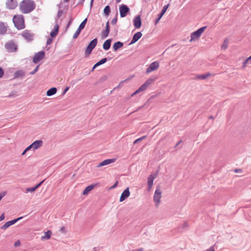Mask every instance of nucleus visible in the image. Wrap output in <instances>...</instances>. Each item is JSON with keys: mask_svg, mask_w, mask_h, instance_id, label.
Wrapping results in <instances>:
<instances>
[{"mask_svg": "<svg viewBox=\"0 0 251 251\" xmlns=\"http://www.w3.org/2000/svg\"><path fill=\"white\" fill-rule=\"evenodd\" d=\"M162 192L160 188L157 187L155 191L153 196V201L155 203V206L157 207L160 202V199L161 198Z\"/></svg>", "mask_w": 251, "mask_h": 251, "instance_id": "obj_4", "label": "nucleus"}, {"mask_svg": "<svg viewBox=\"0 0 251 251\" xmlns=\"http://www.w3.org/2000/svg\"><path fill=\"white\" fill-rule=\"evenodd\" d=\"M133 25L135 28H139L142 25L141 17L140 15L136 16L133 20Z\"/></svg>", "mask_w": 251, "mask_h": 251, "instance_id": "obj_13", "label": "nucleus"}, {"mask_svg": "<svg viewBox=\"0 0 251 251\" xmlns=\"http://www.w3.org/2000/svg\"><path fill=\"white\" fill-rule=\"evenodd\" d=\"M107 58H104L102 59H101L100 61H98L97 63H96L94 66L92 68V71H93L94 69H95L97 67H98L100 65H101L102 64H103L107 61Z\"/></svg>", "mask_w": 251, "mask_h": 251, "instance_id": "obj_24", "label": "nucleus"}, {"mask_svg": "<svg viewBox=\"0 0 251 251\" xmlns=\"http://www.w3.org/2000/svg\"><path fill=\"white\" fill-rule=\"evenodd\" d=\"M188 226L187 223L186 222H185L183 225V227L184 228V227H187Z\"/></svg>", "mask_w": 251, "mask_h": 251, "instance_id": "obj_61", "label": "nucleus"}, {"mask_svg": "<svg viewBox=\"0 0 251 251\" xmlns=\"http://www.w3.org/2000/svg\"><path fill=\"white\" fill-rule=\"evenodd\" d=\"M118 184V181H116L115 183L110 187V189H113L115 188Z\"/></svg>", "mask_w": 251, "mask_h": 251, "instance_id": "obj_44", "label": "nucleus"}, {"mask_svg": "<svg viewBox=\"0 0 251 251\" xmlns=\"http://www.w3.org/2000/svg\"><path fill=\"white\" fill-rule=\"evenodd\" d=\"M58 33V32L57 31H55V30L53 29L51 32H50V36L52 37V38H53L54 37H55L56 36V35Z\"/></svg>", "mask_w": 251, "mask_h": 251, "instance_id": "obj_39", "label": "nucleus"}, {"mask_svg": "<svg viewBox=\"0 0 251 251\" xmlns=\"http://www.w3.org/2000/svg\"><path fill=\"white\" fill-rule=\"evenodd\" d=\"M111 42V39L106 40L103 44V49L105 50H109L110 48Z\"/></svg>", "mask_w": 251, "mask_h": 251, "instance_id": "obj_22", "label": "nucleus"}, {"mask_svg": "<svg viewBox=\"0 0 251 251\" xmlns=\"http://www.w3.org/2000/svg\"><path fill=\"white\" fill-rule=\"evenodd\" d=\"M20 242L19 241H17V242H16L14 244V246L15 247H18V246H19L20 245Z\"/></svg>", "mask_w": 251, "mask_h": 251, "instance_id": "obj_52", "label": "nucleus"}, {"mask_svg": "<svg viewBox=\"0 0 251 251\" xmlns=\"http://www.w3.org/2000/svg\"><path fill=\"white\" fill-rule=\"evenodd\" d=\"M118 15V13H116V17L112 19V20L111 21V24L112 25H116L117 22V16Z\"/></svg>", "mask_w": 251, "mask_h": 251, "instance_id": "obj_40", "label": "nucleus"}, {"mask_svg": "<svg viewBox=\"0 0 251 251\" xmlns=\"http://www.w3.org/2000/svg\"><path fill=\"white\" fill-rule=\"evenodd\" d=\"M107 79H108L107 75H104L101 76L100 78V79H99V80L98 81V82H99V83H103V82L106 81Z\"/></svg>", "mask_w": 251, "mask_h": 251, "instance_id": "obj_32", "label": "nucleus"}, {"mask_svg": "<svg viewBox=\"0 0 251 251\" xmlns=\"http://www.w3.org/2000/svg\"><path fill=\"white\" fill-rule=\"evenodd\" d=\"M146 138H147V136H146V135H145V136H142V137H140V140H141V141H142L143 140H144V139H146Z\"/></svg>", "mask_w": 251, "mask_h": 251, "instance_id": "obj_62", "label": "nucleus"}, {"mask_svg": "<svg viewBox=\"0 0 251 251\" xmlns=\"http://www.w3.org/2000/svg\"><path fill=\"white\" fill-rule=\"evenodd\" d=\"M250 60H251V56H250L243 63V67L244 68L246 64L249 62Z\"/></svg>", "mask_w": 251, "mask_h": 251, "instance_id": "obj_41", "label": "nucleus"}, {"mask_svg": "<svg viewBox=\"0 0 251 251\" xmlns=\"http://www.w3.org/2000/svg\"><path fill=\"white\" fill-rule=\"evenodd\" d=\"M211 75V74L210 73H206L203 75H198L196 76V78L197 79H205Z\"/></svg>", "mask_w": 251, "mask_h": 251, "instance_id": "obj_28", "label": "nucleus"}, {"mask_svg": "<svg viewBox=\"0 0 251 251\" xmlns=\"http://www.w3.org/2000/svg\"><path fill=\"white\" fill-rule=\"evenodd\" d=\"M57 92V89L55 87H52L49 89L47 92L48 96H51L54 95Z\"/></svg>", "mask_w": 251, "mask_h": 251, "instance_id": "obj_27", "label": "nucleus"}, {"mask_svg": "<svg viewBox=\"0 0 251 251\" xmlns=\"http://www.w3.org/2000/svg\"><path fill=\"white\" fill-rule=\"evenodd\" d=\"M181 142H182L181 141H179V142H178L176 144V146H175V148H176V147H177V146L180 144V143Z\"/></svg>", "mask_w": 251, "mask_h": 251, "instance_id": "obj_63", "label": "nucleus"}, {"mask_svg": "<svg viewBox=\"0 0 251 251\" xmlns=\"http://www.w3.org/2000/svg\"><path fill=\"white\" fill-rule=\"evenodd\" d=\"M63 14V11L61 10H59L57 13V17L59 18Z\"/></svg>", "mask_w": 251, "mask_h": 251, "instance_id": "obj_49", "label": "nucleus"}, {"mask_svg": "<svg viewBox=\"0 0 251 251\" xmlns=\"http://www.w3.org/2000/svg\"><path fill=\"white\" fill-rule=\"evenodd\" d=\"M6 5L9 9H14L17 6L18 2L16 0H7Z\"/></svg>", "mask_w": 251, "mask_h": 251, "instance_id": "obj_9", "label": "nucleus"}, {"mask_svg": "<svg viewBox=\"0 0 251 251\" xmlns=\"http://www.w3.org/2000/svg\"><path fill=\"white\" fill-rule=\"evenodd\" d=\"M8 25L6 23L0 22V35H4L6 33Z\"/></svg>", "mask_w": 251, "mask_h": 251, "instance_id": "obj_16", "label": "nucleus"}, {"mask_svg": "<svg viewBox=\"0 0 251 251\" xmlns=\"http://www.w3.org/2000/svg\"><path fill=\"white\" fill-rule=\"evenodd\" d=\"M234 172H235V173H240V172H241V169H235V170H234Z\"/></svg>", "mask_w": 251, "mask_h": 251, "instance_id": "obj_60", "label": "nucleus"}, {"mask_svg": "<svg viewBox=\"0 0 251 251\" xmlns=\"http://www.w3.org/2000/svg\"><path fill=\"white\" fill-rule=\"evenodd\" d=\"M129 196H130V192L129 190V188L127 187L122 193L121 196L120 198V202L123 201L126 198H127Z\"/></svg>", "mask_w": 251, "mask_h": 251, "instance_id": "obj_11", "label": "nucleus"}, {"mask_svg": "<svg viewBox=\"0 0 251 251\" xmlns=\"http://www.w3.org/2000/svg\"><path fill=\"white\" fill-rule=\"evenodd\" d=\"M50 238V236H42V238H41V240L42 241H44V240H46L49 239Z\"/></svg>", "mask_w": 251, "mask_h": 251, "instance_id": "obj_47", "label": "nucleus"}, {"mask_svg": "<svg viewBox=\"0 0 251 251\" xmlns=\"http://www.w3.org/2000/svg\"><path fill=\"white\" fill-rule=\"evenodd\" d=\"M156 176V174L150 175L148 178V185H153V180Z\"/></svg>", "mask_w": 251, "mask_h": 251, "instance_id": "obj_23", "label": "nucleus"}, {"mask_svg": "<svg viewBox=\"0 0 251 251\" xmlns=\"http://www.w3.org/2000/svg\"><path fill=\"white\" fill-rule=\"evenodd\" d=\"M5 47L6 49L11 51H16L17 50L16 45L13 42L6 43Z\"/></svg>", "mask_w": 251, "mask_h": 251, "instance_id": "obj_15", "label": "nucleus"}, {"mask_svg": "<svg viewBox=\"0 0 251 251\" xmlns=\"http://www.w3.org/2000/svg\"><path fill=\"white\" fill-rule=\"evenodd\" d=\"M13 22L18 29H22L25 27L24 16L22 15H15L13 18Z\"/></svg>", "mask_w": 251, "mask_h": 251, "instance_id": "obj_2", "label": "nucleus"}, {"mask_svg": "<svg viewBox=\"0 0 251 251\" xmlns=\"http://www.w3.org/2000/svg\"><path fill=\"white\" fill-rule=\"evenodd\" d=\"M43 143L42 140H36L33 142L31 144L33 150H36L40 148L42 146Z\"/></svg>", "mask_w": 251, "mask_h": 251, "instance_id": "obj_20", "label": "nucleus"}, {"mask_svg": "<svg viewBox=\"0 0 251 251\" xmlns=\"http://www.w3.org/2000/svg\"><path fill=\"white\" fill-rule=\"evenodd\" d=\"M36 190V188L34 186V187H33L27 188L26 189L25 192L26 193H28V192H34Z\"/></svg>", "mask_w": 251, "mask_h": 251, "instance_id": "obj_37", "label": "nucleus"}, {"mask_svg": "<svg viewBox=\"0 0 251 251\" xmlns=\"http://www.w3.org/2000/svg\"><path fill=\"white\" fill-rule=\"evenodd\" d=\"M53 29L55 30V31H57L58 32L59 25L57 24L55 25Z\"/></svg>", "mask_w": 251, "mask_h": 251, "instance_id": "obj_50", "label": "nucleus"}, {"mask_svg": "<svg viewBox=\"0 0 251 251\" xmlns=\"http://www.w3.org/2000/svg\"><path fill=\"white\" fill-rule=\"evenodd\" d=\"M38 69H39V65H38V66H37L35 68V69H34V70H33V71H32V72H30V73H29V74L32 75H33L35 74V73L38 71Z\"/></svg>", "mask_w": 251, "mask_h": 251, "instance_id": "obj_42", "label": "nucleus"}, {"mask_svg": "<svg viewBox=\"0 0 251 251\" xmlns=\"http://www.w3.org/2000/svg\"><path fill=\"white\" fill-rule=\"evenodd\" d=\"M123 43L120 41H118L114 43L113 46V48L115 51H116L120 48H122L123 46Z\"/></svg>", "mask_w": 251, "mask_h": 251, "instance_id": "obj_26", "label": "nucleus"}, {"mask_svg": "<svg viewBox=\"0 0 251 251\" xmlns=\"http://www.w3.org/2000/svg\"><path fill=\"white\" fill-rule=\"evenodd\" d=\"M111 12V9L109 5H107L105 7L103 10V12L105 15L108 16Z\"/></svg>", "mask_w": 251, "mask_h": 251, "instance_id": "obj_29", "label": "nucleus"}, {"mask_svg": "<svg viewBox=\"0 0 251 251\" xmlns=\"http://www.w3.org/2000/svg\"><path fill=\"white\" fill-rule=\"evenodd\" d=\"M152 187V185H148L147 189L149 192H150L151 190Z\"/></svg>", "mask_w": 251, "mask_h": 251, "instance_id": "obj_58", "label": "nucleus"}, {"mask_svg": "<svg viewBox=\"0 0 251 251\" xmlns=\"http://www.w3.org/2000/svg\"><path fill=\"white\" fill-rule=\"evenodd\" d=\"M25 75V72L23 70H19L15 72L14 74V78H23Z\"/></svg>", "mask_w": 251, "mask_h": 251, "instance_id": "obj_21", "label": "nucleus"}, {"mask_svg": "<svg viewBox=\"0 0 251 251\" xmlns=\"http://www.w3.org/2000/svg\"><path fill=\"white\" fill-rule=\"evenodd\" d=\"M69 89V87H66L63 92V94L64 95Z\"/></svg>", "mask_w": 251, "mask_h": 251, "instance_id": "obj_55", "label": "nucleus"}, {"mask_svg": "<svg viewBox=\"0 0 251 251\" xmlns=\"http://www.w3.org/2000/svg\"><path fill=\"white\" fill-rule=\"evenodd\" d=\"M18 96L17 92L15 91L11 92L7 96L8 98H15Z\"/></svg>", "mask_w": 251, "mask_h": 251, "instance_id": "obj_33", "label": "nucleus"}, {"mask_svg": "<svg viewBox=\"0 0 251 251\" xmlns=\"http://www.w3.org/2000/svg\"><path fill=\"white\" fill-rule=\"evenodd\" d=\"M154 79L155 78H150L145 83L149 87L151 84L153 82Z\"/></svg>", "mask_w": 251, "mask_h": 251, "instance_id": "obj_34", "label": "nucleus"}, {"mask_svg": "<svg viewBox=\"0 0 251 251\" xmlns=\"http://www.w3.org/2000/svg\"><path fill=\"white\" fill-rule=\"evenodd\" d=\"M32 147H33L32 146V145H31H31H30L28 147H27L25 149V150H26V151H28L30 150L31 149H32Z\"/></svg>", "mask_w": 251, "mask_h": 251, "instance_id": "obj_54", "label": "nucleus"}, {"mask_svg": "<svg viewBox=\"0 0 251 251\" xmlns=\"http://www.w3.org/2000/svg\"><path fill=\"white\" fill-rule=\"evenodd\" d=\"M115 160H116V159H115V158L105 159V160L102 161L100 163H99L97 165V167L99 168V167L105 166V165H107L108 164H109L110 163L114 162L115 161Z\"/></svg>", "mask_w": 251, "mask_h": 251, "instance_id": "obj_18", "label": "nucleus"}, {"mask_svg": "<svg viewBox=\"0 0 251 251\" xmlns=\"http://www.w3.org/2000/svg\"><path fill=\"white\" fill-rule=\"evenodd\" d=\"M45 56V52L43 51H41L37 53H36L33 58V62L34 63H37L41 60L44 58Z\"/></svg>", "mask_w": 251, "mask_h": 251, "instance_id": "obj_8", "label": "nucleus"}, {"mask_svg": "<svg viewBox=\"0 0 251 251\" xmlns=\"http://www.w3.org/2000/svg\"><path fill=\"white\" fill-rule=\"evenodd\" d=\"M61 234H66L67 233V228L65 226H62L59 229Z\"/></svg>", "mask_w": 251, "mask_h": 251, "instance_id": "obj_38", "label": "nucleus"}, {"mask_svg": "<svg viewBox=\"0 0 251 251\" xmlns=\"http://www.w3.org/2000/svg\"><path fill=\"white\" fill-rule=\"evenodd\" d=\"M45 181V180H42V181H41L40 183H39L38 184H37L36 186H35V187H36V189L39 188L41 185V184L43 183V182Z\"/></svg>", "mask_w": 251, "mask_h": 251, "instance_id": "obj_48", "label": "nucleus"}, {"mask_svg": "<svg viewBox=\"0 0 251 251\" xmlns=\"http://www.w3.org/2000/svg\"><path fill=\"white\" fill-rule=\"evenodd\" d=\"M142 36V34L140 31L136 32L133 35L132 39L130 43V45L136 43Z\"/></svg>", "mask_w": 251, "mask_h": 251, "instance_id": "obj_19", "label": "nucleus"}, {"mask_svg": "<svg viewBox=\"0 0 251 251\" xmlns=\"http://www.w3.org/2000/svg\"><path fill=\"white\" fill-rule=\"evenodd\" d=\"M98 40L97 38L94 39L90 42L85 51L86 55H89L91 53L92 50L96 46Z\"/></svg>", "mask_w": 251, "mask_h": 251, "instance_id": "obj_5", "label": "nucleus"}, {"mask_svg": "<svg viewBox=\"0 0 251 251\" xmlns=\"http://www.w3.org/2000/svg\"><path fill=\"white\" fill-rule=\"evenodd\" d=\"M19 8L23 14L30 13L35 8V4L31 0H23L19 4Z\"/></svg>", "mask_w": 251, "mask_h": 251, "instance_id": "obj_1", "label": "nucleus"}, {"mask_svg": "<svg viewBox=\"0 0 251 251\" xmlns=\"http://www.w3.org/2000/svg\"><path fill=\"white\" fill-rule=\"evenodd\" d=\"M206 251H215L213 247H211L210 249L206 250Z\"/></svg>", "mask_w": 251, "mask_h": 251, "instance_id": "obj_59", "label": "nucleus"}, {"mask_svg": "<svg viewBox=\"0 0 251 251\" xmlns=\"http://www.w3.org/2000/svg\"><path fill=\"white\" fill-rule=\"evenodd\" d=\"M22 36L28 41H31L33 40V34L29 31H24L22 33Z\"/></svg>", "mask_w": 251, "mask_h": 251, "instance_id": "obj_12", "label": "nucleus"}, {"mask_svg": "<svg viewBox=\"0 0 251 251\" xmlns=\"http://www.w3.org/2000/svg\"><path fill=\"white\" fill-rule=\"evenodd\" d=\"M4 219V214H2L0 216V222L2 220H3V219Z\"/></svg>", "mask_w": 251, "mask_h": 251, "instance_id": "obj_57", "label": "nucleus"}, {"mask_svg": "<svg viewBox=\"0 0 251 251\" xmlns=\"http://www.w3.org/2000/svg\"><path fill=\"white\" fill-rule=\"evenodd\" d=\"M95 186V185L92 184L86 187L83 192V194L84 195H87L89 192H90L93 189H94Z\"/></svg>", "mask_w": 251, "mask_h": 251, "instance_id": "obj_25", "label": "nucleus"}, {"mask_svg": "<svg viewBox=\"0 0 251 251\" xmlns=\"http://www.w3.org/2000/svg\"><path fill=\"white\" fill-rule=\"evenodd\" d=\"M169 4H168L163 6V7L161 10V12L158 15V18L156 19V20L155 21V25H156L159 22L160 19L162 18V17L163 16V15L165 13L167 9H168V7H169Z\"/></svg>", "mask_w": 251, "mask_h": 251, "instance_id": "obj_14", "label": "nucleus"}, {"mask_svg": "<svg viewBox=\"0 0 251 251\" xmlns=\"http://www.w3.org/2000/svg\"><path fill=\"white\" fill-rule=\"evenodd\" d=\"M119 10L121 17L124 18L129 12L130 9L127 5L122 4L119 7Z\"/></svg>", "mask_w": 251, "mask_h": 251, "instance_id": "obj_6", "label": "nucleus"}, {"mask_svg": "<svg viewBox=\"0 0 251 251\" xmlns=\"http://www.w3.org/2000/svg\"><path fill=\"white\" fill-rule=\"evenodd\" d=\"M4 75V71L2 68L0 67V78H1Z\"/></svg>", "mask_w": 251, "mask_h": 251, "instance_id": "obj_45", "label": "nucleus"}, {"mask_svg": "<svg viewBox=\"0 0 251 251\" xmlns=\"http://www.w3.org/2000/svg\"><path fill=\"white\" fill-rule=\"evenodd\" d=\"M53 41V39L52 38H49L48 39H47V45H50L52 42Z\"/></svg>", "mask_w": 251, "mask_h": 251, "instance_id": "obj_43", "label": "nucleus"}, {"mask_svg": "<svg viewBox=\"0 0 251 251\" xmlns=\"http://www.w3.org/2000/svg\"><path fill=\"white\" fill-rule=\"evenodd\" d=\"M71 23H72L71 20H70L67 24V28H68L70 26V25L71 24Z\"/></svg>", "mask_w": 251, "mask_h": 251, "instance_id": "obj_64", "label": "nucleus"}, {"mask_svg": "<svg viewBox=\"0 0 251 251\" xmlns=\"http://www.w3.org/2000/svg\"><path fill=\"white\" fill-rule=\"evenodd\" d=\"M110 32V26L109 21H107L106 23L105 29L102 31V36L103 38H106Z\"/></svg>", "mask_w": 251, "mask_h": 251, "instance_id": "obj_17", "label": "nucleus"}, {"mask_svg": "<svg viewBox=\"0 0 251 251\" xmlns=\"http://www.w3.org/2000/svg\"><path fill=\"white\" fill-rule=\"evenodd\" d=\"M84 1V0H79L77 3V5H83Z\"/></svg>", "mask_w": 251, "mask_h": 251, "instance_id": "obj_56", "label": "nucleus"}, {"mask_svg": "<svg viewBox=\"0 0 251 251\" xmlns=\"http://www.w3.org/2000/svg\"><path fill=\"white\" fill-rule=\"evenodd\" d=\"M207 28L206 26H204L201 27L198 29L197 30L192 32L191 34V39L190 40V42H192L194 41L197 40L200 38L201 34L205 30V29Z\"/></svg>", "mask_w": 251, "mask_h": 251, "instance_id": "obj_3", "label": "nucleus"}, {"mask_svg": "<svg viewBox=\"0 0 251 251\" xmlns=\"http://www.w3.org/2000/svg\"><path fill=\"white\" fill-rule=\"evenodd\" d=\"M148 87V86H147V85L144 83L143 84H142L139 88V90L141 91V92L142 91H143L145 90H146V89Z\"/></svg>", "mask_w": 251, "mask_h": 251, "instance_id": "obj_35", "label": "nucleus"}, {"mask_svg": "<svg viewBox=\"0 0 251 251\" xmlns=\"http://www.w3.org/2000/svg\"><path fill=\"white\" fill-rule=\"evenodd\" d=\"M44 234V235H51L52 232L51 230H49L45 232Z\"/></svg>", "mask_w": 251, "mask_h": 251, "instance_id": "obj_46", "label": "nucleus"}, {"mask_svg": "<svg viewBox=\"0 0 251 251\" xmlns=\"http://www.w3.org/2000/svg\"><path fill=\"white\" fill-rule=\"evenodd\" d=\"M23 218V217H19L17 219H14L13 220L7 222L6 223H5L1 227L2 229H5L8 227H9L10 226L14 225L17 222L19 221L20 220L22 219Z\"/></svg>", "mask_w": 251, "mask_h": 251, "instance_id": "obj_10", "label": "nucleus"}, {"mask_svg": "<svg viewBox=\"0 0 251 251\" xmlns=\"http://www.w3.org/2000/svg\"><path fill=\"white\" fill-rule=\"evenodd\" d=\"M141 141V140H140V138L135 140L134 142H133V145H135L138 143H139V142Z\"/></svg>", "mask_w": 251, "mask_h": 251, "instance_id": "obj_51", "label": "nucleus"}, {"mask_svg": "<svg viewBox=\"0 0 251 251\" xmlns=\"http://www.w3.org/2000/svg\"><path fill=\"white\" fill-rule=\"evenodd\" d=\"M80 32H81V30L78 28L73 35V38L76 39L79 35Z\"/></svg>", "mask_w": 251, "mask_h": 251, "instance_id": "obj_36", "label": "nucleus"}, {"mask_svg": "<svg viewBox=\"0 0 251 251\" xmlns=\"http://www.w3.org/2000/svg\"><path fill=\"white\" fill-rule=\"evenodd\" d=\"M87 21V18L85 19L80 24L78 28L81 30H82L85 27Z\"/></svg>", "mask_w": 251, "mask_h": 251, "instance_id": "obj_30", "label": "nucleus"}, {"mask_svg": "<svg viewBox=\"0 0 251 251\" xmlns=\"http://www.w3.org/2000/svg\"><path fill=\"white\" fill-rule=\"evenodd\" d=\"M140 92H141V91H140V90H139V89L138 88V89H137V90L135 92H134V93L132 94V95H131V96H134V95H136V94H138V93H140Z\"/></svg>", "mask_w": 251, "mask_h": 251, "instance_id": "obj_53", "label": "nucleus"}, {"mask_svg": "<svg viewBox=\"0 0 251 251\" xmlns=\"http://www.w3.org/2000/svg\"><path fill=\"white\" fill-rule=\"evenodd\" d=\"M159 67V62L157 61H154L152 62L148 68L146 69V73L149 74L151 72L157 70Z\"/></svg>", "mask_w": 251, "mask_h": 251, "instance_id": "obj_7", "label": "nucleus"}, {"mask_svg": "<svg viewBox=\"0 0 251 251\" xmlns=\"http://www.w3.org/2000/svg\"><path fill=\"white\" fill-rule=\"evenodd\" d=\"M228 47V41L227 39H225L223 44L221 46V49L222 50H226Z\"/></svg>", "mask_w": 251, "mask_h": 251, "instance_id": "obj_31", "label": "nucleus"}]
</instances>
